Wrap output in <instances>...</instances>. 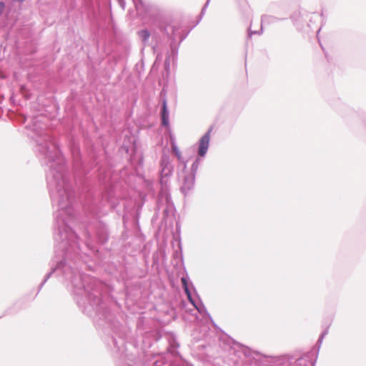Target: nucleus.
Instances as JSON below:
<instances>
[{
  "label": "nucleus",
  "mask_w": 366,
  "mask_h": 366,
  "mask_svg": "<svg viewBox=\"0 0 366 366\" xmlns=\"http://www.w3.org/2000/svg\"><path fill=\"white\" fill-rule=\"evenodd\" d=\"M160 167V184L162 189L158 197V204L159 207L163 204H166L164 213L165 216L169 217L170 214L173 215L174 211V206L172 201L171 195L169 193L167 185L169 179L172 175L174 166L171 162L169 157L166 154L162 155Z\"/></svg>",
  "instance_id": "nucleus-2"
},
{
  "label": "nucleus",
  "mask_w": 366,
  "mask_h": 366,
  "mask_svg": "<svg viewBox=\"0 0 366 366\" xmlns=\"http://www.w3.org/2000/svg\"><path fill=\"white\" fill-rule=\"evenodd\" d=\"M189 302L192 303V305L195 307V309L203 316H207L208 317L211 318L209 314L208 313L207 308L203 305L202 302H199V303H197L192 298V300H189Z\"/></svg>",
  "instance_id": "nucleus-9"
},
{
  "label": "nucleus",
  "mask_w": 366,
  "mask_h": 366,
  "mask_svg": "<svg viewBox=\"0 0 366 366\" xmlns=\"http://www.w3.org/2000/svg\"><path fill=\"white\" fill-rule=\"evenodd\" d=\"M168 354L158 355L154 357L151 366H175L176 363H172L171 360H167Z\"/></svg>",
  "instance_id": "nucleus-5"
},
{
  "label": "nucleus",
  "mask_w": 366,
  "mask_h": 366,
  "mask_svg": "<svg viewBox=\"0 0 366 366\" xmlns=\"http://www.w3.org/2000/svg\"><path fill=\"white\" fill-rule=\"evenodd\" d=\"M209 1H210V0H207L206 4H204V6H203V8L202 9L201 15H204L205 11H206V9L207 8V6H208V5L209 4Z\"/></svg>",
  "instance_id": "nucleus-20"
},
{
  "label": "nucleus",
  "mask_w": 366,
  "mask_h": 366,
  "mask_svg": "<svg viewBox=\"0 0 366 366\" xmlns=\"http://www.w3.org/2000/svg\"><path fill=\"white\" fill-rule=\"evenodd\" d=\"M14 17V14L11 11L9 12L7 15V22L6 23V25L10 27H13L14 26V22L11 20V19Z\"/></svg>",
  "instance_id": "nucleus-15"
},
{
  "label": "nucleus",
  "mask_w": 366,
  "mask_h": 366,
  "mask_svg": "<svg viewBox=\"0 0 366 366\" xmlns=\"http://www.w3.org/2000/svg\"><path fill=\"white\" fill-rule=\"evenodd\" d=\"M41 118H34L32 124L26 127L36 135L39 155L45 159L46 164H50L46 174L47 185L52 204L58 207L54 212L56 252L58 249L61 250L63 259L45 276L39 287L41 289L43 287L53 273L61 274L71 283L73 292L76 295L86 297L88 305H85L83 299L76 300L77 304L84 312L87 310L88 314L91 315L89 310L90 307L95 312L99 313L103 309L99 292H90L89 286L85 285L92 278L71 265V263L76 264L80 251L77 236L69 225L74 217L75 192L66 171L64 159L52 137L44 132L45 125L41 122Z\"/></svg>",
  "instance_id": "nucleus-1"
},
{
  "label": "nucleus",
  "mask_w": 366,
  "mask_h": 366,
  "mask_svg": "<svg viewBox=\"0 0 366 366\" xmlns=\"http://www.w3.org/2000/svg\"><path fill=\"white\" fill-rule=\"evenodd\" d=\"M161 116H162V125L165 127H169V112L167 109V99L165 97H164L162 99V112H161Z\"/></svg>",
  "instance_id": "nucleus-7"
},
{
  "label": "nucleus",
  "mask_w": 366,
  "mask_h": 366,
  "mask_svg": "<svg viewBox=\"0 0 366 366\" xmlns=\"http://www.w3.org/2000/svg\"><path fill=\"white\" fill-rule=\"evenodd\" d=\"M172 53H173V54H174V53H176V54H177V51H174V49H172Z\"/></svg>",
  "instance_id": "nucleus-24"
},
{
  "label": "nucleus",
  "mask_w": 366,
  "mask_h": 366,
  "mask_svg": "<svg viewBox=\"0 0 366 366\" xmlns=\"http://www.w3.org/2000/svg\"><path fill=\"white\" fill-rule=\"evenodd\" d=\"M277 19L274 16L269 15H264L262 16V25L263 24H270L274 22ZM262 26H261V29L259 31H252L249 29L248 36L250 38L253 34H261L262 33Z\"/></svg>",
  "instance_id": "nucleus-8"
},
{
  "label": "nucleus",
  "mask_w": 366,
  "mask_h": 366,
  "mask_svg": "<svg viewBox=\"0 0 366 366\" xmlns=\"http://www.w3.org/2000/svg\"><path fill=\"white\" fill-rule=\"evenodd\" d=\"M195 176L188 174L184 177L183 185L181 187V192L186 196L192 189L194 185Z\"/></svg>",
  "instance_id": "nucleus-4"
},
{
  "label": "nucleus",
  "mask_w": 366,
  "mask_h": 366,
  "mask_svg": "<svg viewBox=\"0 0 366 366\" xmlns=\"http://www.w3.org/2000/svg\"><path fill=\"white\" fill-rule=\"evenodd\" d=\"M172 151L175 154V155L177 157L178 160L182 161V154H181V152L179 150L177 146L175 144H172Z\"/></svg>",
  "instance_id": "nucleus-14"
},
{
  "label": "nucleus",
  "mask_w": 366,
  "mask_h": 366,
  "mask_svg": "<svg viewBox=\"0 0 366 366\" xmlns=\"http://www.w3.org/2000/svg\"><path fill=\"white\" fill-rule=\"evenodd\" d=\"M4 7H5L4 3L3 1H1L0 2V16H1V14L3 13Z\"/></svg>",
  "instance_id": "nucleus-21"
},
{
  "label": "nucleus",
  "mask_w": 366,
  "mask_h": 366,
  "mask_svg": "<svg viewBox=\"0 0 366 366\" xmlns=\"http://www.w3.org/2000/svg\"><path fill=\"white\" fill-rule=\"evenodd\" d=\"M328 333V327H327L322 332V334L320 335L318 340H317V344L319 345V347L320 346V345L322 344V340L324 339V337L327 335Z\"/></svg>",
  "instance_id": "nucleus-16"
},
{
  "label": "nucleus",
  "mask_w": 366,
  "mask_h": 366,
  "mask_svg": "<svg viewBox=\"0 0 366 366\" xmlns=\"http://www.w3.org/2000/svg\"><path fill=\"white\" fill-rule=\"evenodd\" d=\"M169 64H170L169 57H167L165 59V65H166V66H169Z\"/></svg>",
  "instance_id": "nucleus-22"
},
{
  "label": "nucleus",
  "mask_w": 366,
  "mask_h": 366,
  "mask_svg": "<svg viewBox=\"0 0 366 366\" xmlns=\"http://www.w3.org/2000/svg\"><path fill=\"white\" fill-rule=\"evenodd\" d=\"M184 168H186V167H187V164H186V162H184Z\"/></svg>",
  "instance_id": "nucleus-25"
},
{
  "label": "nucleus",
  "mask_w": 366,
  "mask_h": 366,
  "mask_svg": "<svg viewBox=\"0 0 366 366\" xmlns=\"http://www.w3.org/2000/svg\"><path fill=\"white\" fill-rule=\"evenodd\" d=\"M136 9L138 11L142 6V0H132Z\"/></svg>",
  "instance_id": "nucleus-18"
},
{
  "label": "nucleus",
  "mask_w": 366,
  "mask_h": 366,
  "mask_svg": "<svg viewBox=\"0 0 366 366\" xmlns=\"http://www.w3.org/2000/svg\"><path fill=\"white\" fill-rule=\"evenodd\" d=\"M200 162H201V159L199 157H197L195 159V161L194 162V163L192 165V168H191L192 172L190 174H194V176L196 175V173L197 172Z\"/></svg>",
  "instance_id": "nucleus-13"
},
{
  "label": "nucleus",
  "mask_w": 366,
  "mask_h": 366,
  "mask_svg": "<svg viewBox=\"0 0 366 366\" xmlns=\"http://www.w3.org/2000/svg\"><path fill=\"white\" fill-rule=\"evenodd\" d=\"M118 366H138V365H129V364H124V365H118Z\"/></svg>",
  "instance_id": "nucleus-23"
},
{
  "label": "nucleus",
  "mask_w": 366,
  "mask_h": 366,
  "mask_svg": "<svg viewBox=\"0 0 366 366\" xmlns=\"http://www.w3.org/2000/svg\"><path fill=\"white\" fill-rule=\"evenodd\" d=\"M96 235L97 241L101 244H104L109 238L107 226L102 223H99Z\"/></svg>",
  "instance_id": "nucleus-6"
},
{
  "label": "nucleus",
  "mask_w": 366,
  "mask_h": 366,
  "mask_svg": "<svg viewBox=\"0 0 366 366\" xmlns=\"http://www.w3.org/2000/svg\"><path fill=\"white\" fill-rule=\"evenodd\" d=\"M119 6L122 7L123 10L126 8V2L124 0H117Z\"/></svg>",
  "instance_id": "nucleus-19"
},
{
  "label": "nucleus",
  "mask_w": 366,
  "mask_h": 366,
  "mask_svg": "<svg viewBox=\"0 0 366 366\" xmlns=\"http://www.w3.org/2000/svg\"><path fill=\"white\" fill-rule=\"evenodd\" d=\"M211 131L212 129H209L199 139L198 154L200 157H204L207 154L209 148Z\"/></svg>",
  "instance_id": "nucleus-3"
},
{
  "label": "nucleus",
  "mask_w": 366,
  "mask_h": 366,
  "mask_svg": "<svg viewBox=\"0 0 366 366\" xmlns=\"http://www.w3.org/2000/svg\"><path fill=\"white\" fill-rule=\"evenodd\" d=\"M138 34L144 44H146L148 41L150 36V32L148 29H142L138 32Z\"/></svg>",
  "instance_id": "nucleus-10"
},
{
  "label": "nucleus",
  "mask_w": 366,
  "mask_h": 366,
  "mask_svg": "<svg viewBox=\"0 0 366 366\" xmlns=\"http://www.w3.org/2000/svg\"><path fill=\"white\" fill-rule=\"evenodd\" d=\"M239 346L242 349V351L245 357L254 358V354H257L256 352H252L249 347H245L242 345H239Z\"/></svg>",
  "instance_id": "nucleus-11"
},
{
  "label": "nucleus",
  "mask_w": 366,
  "mask_h": 366,
  "mask_svg": "<svg viewBox=\"0 0 366 366\" xmlns=\"http://www.w3.org/2000/svg\"><path fill=\"white\" fill-rule=\"evenodd\" d=\"M182 286L184 289L185 293L187 294L189 300H192V294L189 290L187 280L184 277L182 278Z\"/></svg>",
  "instance_id": "nucleus-12"
},
{
  "label": "nucleus",
  "mask_w": 366,
  "mask_h": 366,
  "mask_svg": "<svg viewBox=\"0 0 366 366\" xmlns=\"http://www.w3.org/2000/svg\"><path fill=\"white\" fill-rule=\"evenodd\" d=\"M179 347V345L176 342H174L173 345H170V347L167 348L168 353H171L174 355L176 349Z\"/></svg>",
  "instance_id": "nucleus-17"
}]
</instances>
